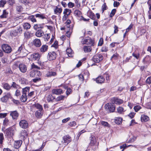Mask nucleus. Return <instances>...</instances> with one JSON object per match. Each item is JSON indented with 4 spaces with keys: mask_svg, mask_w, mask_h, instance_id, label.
I'll return each mask as SVG.
<instances>
[{
    "mask_svg": "<svg viewBox=\"0 0 151 151\" xmlns=\"http://www.w3.org/2000/svg\"><path fill=\"white\" fill-rule=\"evenodd\" d=\"M112 102L114 104L120 105L123 103V101L117 98L114 97L112 99Z\"/></svg>",
    "mask_w": 151,
    "mask_h": 151,
    "instance_id": "obj_11",
    "label": "nucleus"
},
{
    "mask_svg": "<svg viewBox=\"0 0 151 151\" xmlns=\"http://www.w3.org/2000/svg\"><path fill=\"white\" fill-rule=\"evenodd\" d=\"M132 55L133 56L135 57L136 59H139L140 56V55L139 53H133Z\"/></svg>",
    "mask_w": 151,
    "mask_h": 151,
    "instance_id": "obj_50",
    "label": "nucleus"
},
{
    "mask_svg": "<svg viewBox=\"0 0 151 151\" xmlns=\"http://www.w3.org/2000/svg\"><path fill=\"white\" fill-rule=\"evenodd\" d=\"M2 85L3 88L6 90H9L12 87V86L7 83H3Z\"/></svg>",
    "mask_w": 151,
    "mask_h": 151,
    "instance_id": "obj_26",
    "label": "nucleus"
},
{
    "mask_svg": "<svg viewBox=\"0 0 151 151\" xmlns=\"http://www.w3.org/2000/svg\"><path fill=\"white\" fill-rule=\"evenodd\" d=\"M107 9V6L105 3L102 6V13L104 12V10L106 9Z\"/></svg>",
    "mask_w": 151,
    "mask_h": 151,
    "instance_id": "obj_54",
    "label": "nucleus"
},
{
    "mask_svg": "<svg viewBox=\"0 0 151 151\" xmlns=\"http://www.w3.org/2000/svg\"><path fill=\"white\" fill-rule=\"evenodd\" d=\"M8 13L6 12L5 10L3 11L2 14L0 16V18L1 19H4L6 18L7 17Z\"/></svg>",
    "mask_w": 151,
    "mask_h": 151,
    "instance_id": "obj_37",
    "label": "nucleus"
},
{
    "mask_svg": "<svg viewBox=\"0 0 151 151\" xmlns=\"http://www.w3.org/2000/svg\"><path fill=\"white\" fill-rule=\"evenodd\" d=\"M101 124L104 126L109 127H110L109 124L107 122L104 121H101L100 122Z\"/></svg>",
    "mask_w": 151,
    "mask_h": 151,
    "instance_id": "obj_45",
    "label": "nucleus"
},
{
    "mask_svg": "<svg viewBox=\"0 0 151 151\" xmlns=\"http://www.w3.org/2000/svg\"><path fill=\"white\" fill-rule=\"evenodd\" d=\"M141 108V106L139 105H137L134 107V109L136 112L138 111Z\"/></svg>",
    "mask_w": 151,
    "mask_h": 151,
    "instance_id": "obj_48",
    "label": "nucleus"
},
{
    "mask_svg": "<svg viewBox=\"0 0 151 151\" xmlns=\"http://www.w3.org/2000/svg\"><path fill=\"white\" fill-rule=\"evenodd\" d=\"M34 106L38 110L43 111L42 106L38 103L35 104Z\"/></svg>",
    "mask_w": 151,
    "mask_h": 151,
    "instance_id": "obj_33",
    "label": "nucleus"
},
{
    "mask_svg": "<svg viewBox=\"0 0 151 151\" xmlns=\"http://www.w3.org/2000/svg\"><path fill=\"white\" fill-rule=\"evenodd\" d=\"M62 9L61 8L56 6L54 9V13L55 14H60L62 12Z\"/></svg>",
    "mask_w": 151,
    "mask_h": 151,
    "instance_id": "obj_24",
    "label": "nucleus"
},
{
    "mask_svg": "<svg viewBox=\"0 0 151 151\" xmlns=\"http://www.w3.org/2000/svg\"><path fill=\"white\" fill-rule=\"evenodd\" d=\"M21 141H15L14 145V147L16 148H19L21 146Z\"/></svg>",
    "mask_w": 151,
    "mask_h": 151,
    "instance_id": "obj_38",
    "label": "nucleus"
},
{
    "mask_svg": "<svg viewBox=\"0 0 151 151\" xmlns=\"http://www.w3.org/2000/svg\"><path fill=\"white\" fill-rule=\"evenodd\" d=\"M105 110L108 112H113L115 110V106L111 103H107L105 106Z\"/></svg>",
    "mask_w": 151,
    "mask_h": 151,
    "instance_id": "obj_2",
    "label": "nucleus"
},
{
    "mask_svg": "<svg viewBox=\"0 0 151 151\" xmlns=\"http://www.w3.org/2000/svg\"><path fill=\"white\" fill-rule=\"evenodd\" d=\"M64 96L61 95L58 97L56 99V100L57 101H60L63 100L64 99Z\"/></svg>",
    "mask_w": 151,
    "mask_h": 151,
    "instance_id": "obj_59",
    "label": "nucleus"
},
{
    "mask_svg": "<svg viewBox=\"0 0 151 151\" xmlns=\"http://www.w3.org/2000/svg\"><path fill=\"white\" fill-rule=\"evenodd\" d=\"M118 56H119L118 54L117 53H115L114 54L112 55V57L111 58L114 59V60L116 59L117 58Z\"/></svg>",
    "mask_w": 151,
    "mask_h": 151,
    "instance_id": "obj_63",
    "label": "nucleus"
},
{
    "mask_svg": "<svg viewBox=\"0 0 151 151\" xmlns=\"http://www.w3.org/2000/svg\"><path fill=\"white\" fill-rule=\"evenodd\" d=\"M27 50L25 49L24 45H22L19 48L17 52V53H21L22 52L24 54V55H27Z\"/></svg>",
    "mask_w": 151,
    "mask_h": 151,
    "instance_id": "obj_10",
    "label": "nucleus"
},
{
    "mask_svg": "<svg viewBox=\"0 0 151 151\" xmlns=\"http://www.w3.org/2000/svg\"><path fill=\"white\" fill-rule=\"evenodd\" d=\"M44 34V32L41 29L37 30L35 33V35L38 37H40L42 36Z\"/></svg>",
    "mask_w": 151,
    "mask_h": 151,
    "instance_id": "obj_23",
    "label": "nucleus"
},
{
    "mask_svg": "<svg viewBox=\"0 0 151 151\" xmlns=\"http://www.w3.org/2000/svg\"><path fill=\"white\" fill-rule=\"evenodd\" d=\"M58 42L57 41H55L51 46L52 47H53L55 49H57L58 48Z\"/></svg>",
    "mask_w": 151,
    "mask_h": 151,
    "instance_id": "obj_56",
    "label": "nucleus"
},
{
    "mask_svg": "<svg viewBox=\"0 0 151 151\" xmlns=\"http://www.w3.org/2000/svg\"><path fill=\"white\" fill-rule=\"evenodd\" d=\"M105 80L104 78L102 76H98L96 79V82L98 83H104Z\"/></svg>",
    "mask_w": 151,
    "mask_h": 151,
    "instance_id": "obj_17",
    "label": "nucleus"
},
{
    "mask_svg": "<svg viewBox=\"0 0 151 151\" xmlns=\"http://www.w3.org/2000/svg\"><path fill=\"white\" fill-rule=\"evenodd\" d=\"M44 24H35L33 26L34 29L36 30L39 29H42L44 28Z\"/></svg>",
    "mask_w": 151,
    "mask_h": 151,
    "instance_id": "obj_21",
    "label": "nucleus"
},
{
    "mask_svg": "<svg viewBox=\"0 0 151 151\" xmlns=\"http://www.w3.org/2000/svg\"><path fill=\"white\" fill-rule=\"evenodd\" d=\"M40 55L38 53H35L32 54L31 55V58L33 60H38L40 57Z\"/></svg>",
    "mask_w": 151,
    "mask_h": 151,
    "instance_id": "obj_15",
    "label": "nucleus"
},
{
    "mask_svg": "<svg viewBox=\"0 0 151 151\" xmlns=\"http://www.w3.org/2000/svg\"><path fill=\"white\" fill-rule=\"evenodd\" d=\"M19 68L20 71L23 73L26 72L27 70L26 66L24 64H21L19 65Z\"/></svg>",
    "mask_w": 151,
    "mask_h": 151,
    "instance_id": "obj_14",
    "label": "nucleus"
},
{
    "mask_svg": "<svg viewBox=\"0 0 151 151\" xmlns=\"http://www.w3.org/2000/svg\"><path fill=\"white\" fill-rule=\"evenodd\" d=\"M50 34H46L44 35L43 38L45 41H48L50 39Z\"/></svg>",
    "mask_w": 151,
    "mask_h": 151,
    "instance_id": "obj_44",
    "label": "nucleus"
},
{
    "mask_svg": "<svg viewBox=\"0 0 151 151\" xmlns=\"http://www.w3.org/2000/svg\"><path fill=\"white\" fill-rule=\"evenodd\" d=\"M141 119L142 122H144L148 121L149 119V118L148 116L145 115H142L141 117Z\"/></svg>",
    "mask_w": 151,
    "mask_h": 151,
    "instance_id": "obj_27",
    "label": "nucleus"
},
{
    "mask_svg": "<svg viewBox=\"0 0 151 151\" xmlns=\"http://www.w3.org/2000/svg\"><path fill=\"white\" fill-rule=\"evenodd\" d=\"M35 16L36 18H38L39 19H47V16L45 15L44 14L40 13L37 14L35 15Z\"/></svg>",
    "mask_w": 151,
    "mask_h": 151,
    "instance_id": "obj_18",
    "label": "nucleus"
},
{
    "mask_svg": "<svg viewBox=\"0 0 151 151\" xmlns=\"http://www.w3.org/2000/svg\"><path fill=\"white\" fill-rule=\"evenodd\" d=\"M83 49L84 51L85 52H90L92 50L91 47L89 46H84Z\"/></svg>",
    "mask_w": 151,
    "mask_h": 151,
    "instance_id": "obj_32",
    "label": "nucleus"
},
{
    "mask_svg": "<svg viewBox=\"0 0 151 151\" xmlns=\"http://www.w3.org/2000/svg\"><path fill=\"white\" fill-rule=\"evenodd\" d=\"M35 15H32L29 16L28 19L33 22H37V20L35 18Z\"/></svg>",
    "mask_w": 151,
    "mask_h": 151,
    "instance_id": "obj_41",
    "label": "nucleus"
},
{
    "mask_svg": "<svg viewBox=\"0 0 151 151\" xmlns=\"http://www.w3.org/2000/svg\"><path fill=\"white\" fill-rule=\"evenodd\" d=\"M135 113L133 112H131L128 115V116L130 117L131 119L133 118L135 115Z\"/></svg>",
    "mask_w": 151,
    "mask_h": 151,
    "instance_id": "obj_61",
    "label": "nucleus"
},
{
    "mask_svg": "<svg viewBox=\"0 0 151 151\" xmlns=\"http://www.w3.org/2000/svg\"><path fill=\"white\" fill-rule=\"evenodd\" d=\"M56 53L54 52H49L47 55L48 59L50 60H55L56 58Z\"/></svg>",
    "mask_w": 151,
    "mask_h": 151,
    "instance_id": "obj_9",
    "label": "nucleus"
},
{
    "mask_svg": "<svg viewBox=\"0 0 151 151\" xmlns=\"http://www.w3.org/2000/svg\"><path fill=\"white\" fill-rule=\"evenodd\" d=\"M24 38L26 39H28L32 36V34L30 32L26 31L24 32Z\"/></svg>",
    "mask_w": 151,
    "mask_h": 151,
    "instance_id": "obj_25",
    "label": "nucleus"
},
{
    "mask_svg": "<svg viewBox=\"0 0 151 151\" xmlns=\"http://www.w3.org/2000/svg\"><path fill=\"white\" fill-rule=\"evenodd\" d=\"M27 99V97L26 94L22 93V95L21 97V100L23 102H26Z\"/></svg>",
    "mask_w": 151,
    "mask_h": 151,
    "instance_id": "obj_36",
    "label": "nucleus"
},
{
    "mask_svg": "<svg viewBox=\"0 0 151 151\" xmlns=\"http://www.w3.org/2000/svg\"><path fill=\"white\" fill-rule=\"evenodd\" d=\"M143 63H149L151 62V57L149 55H147L143 60Z\"/></svg>",
    "mask_w": 151,
    "mask_h": 151,
    "instance_id": "obj_19",
    "label": "nucleus"
},
{
    "mask_svg": "<svg viewBox=\"0 0 151 151\" xmlns=\"http://www.w3.org/2000/svg\"><path fill=\"white\" fill-rule=\"evenodd\" d=\"M17 32L16 30H14L11 32V34L14 36H16L17 34Z\"/></svg>",
    "mask_w": 151,
    "mask_h": 151,
    "instance_id": "obj_55",
    "label": "nucleus"
},
{
    "mask_svg": "<svg viewBox=\"0 0 151 151\" xmlns=\"http://www.w3.org/2000/svg\"><path fill=\"white\" fill-rule=\"evenodd\" d=\"M63 138L64 141L63 143H64L68 144L71 141V137L68 135H66L64 136Z\"/></svg>",
    "mask_w": 151,
    "mask_h": 151,
    "instance_id": "obj_13",
    "label": "nucleus"
},
{
    "mask_svg": "<svg viewBox=\"0 0 151 151\" xmlns=\"http://www.w3.org/2000/svg\"><path fill=\"white\" fill-rule=\"evenodd\" d=\"M43 113V111L37 110L35 112V115L38 118H40L42 117Z\"/></svg>",
    "mask_w": 151,
    "mask_h": 151,
    "instance_id": "obj_20",
    "label": "nucleus"
},
{
    "mask_svg": "<svg viewBox=\"0 0 151 151\" xmlns=\"http://www.w3.org/2000/svg\"><path fill=\"white\" fill-rule=\"evenodd\" d=\"M71 12V10L68 9H64L63 12V14H64L69 15Z\"/></svg>",
    "mask_w": 151,
    "mask_h": 151,
    "instance_id": "obj_43",
    "label": "nucleus"
},
{
    "mask_svg": "<svg viewBox=\"0 0 151 151\" xmlns=\"http://www.w3.org/2000/svg\"><path fill=\"white\" fill-rule=\"evenodd\" d=\"M81 42L83 44H86L87 45H93V41L89 37H87L85 39L82 40Z\"/></svg>",
    "mask_w": 151,
    "mask_h": 151,
    "instance_id": "obj_6",
    "label": "nucleus"
},
{
    "mask_svg": "<svg viewBox=\"0 0 151 151\" xmlns=\"http://www.w3.org/2000/svg\"><path fill=\"white\" fill-rule=\"evenodd\" d=\"M116 11V9H113L111 11L110 14V16L111 17H112L115 14Z\"/></svg>",
    "mask_w": 151,
    "mask_h": 151,
    "instance_id": "obj_60",
    "label": "nucleus"
},
{
    "mask_svg": "<svg viewBox=\"0 0 151 151\" xmlns=\"http://www.w3.org/2000/svg\"><path fill=\"white\" fill-rule=\"evenodd\" d=\"M89 138L90 140L89 143V146L93 150H97L98 148L99 143L96 141L95 137L93 135H91Z\"/></svg>",
    "mask_w": 151,
    "mask_h": 151,
    "instance_id": "obj_1",
    "label": "nucleus"
},
{
    "mask_svg": "<svg viewBox=\"0 0 151 151\" xmlns=\"http://www.w3.org/2000/svg\"><path fill=\"white\" fill-rule=\"evenodd\" d=\"M48 49V46L46 45H42L40 49L41 52H44L46 51Z\"/></svg>",
    "mask_w": 151,
    "mask_h": 151,
    "instance_id": "obj_30",
    "label": "nucleus"
},
{
    "mask_svg": "<svg viewBox=\"0 0 151 151\" xmlns=\"http://www.w3.org/2000/svg\"><path fill=\"white\" fill-rule=\"evenodd\" d=\"M103 59V57L101 54H98L94 56L93 58V61L96 63H99Z\"/></svg>",
    "mask_w": 151,
    "mask_h": 151,
    "instance_id": "obj_5",
    "label": "nucleus"
},
{
    "mask_svg": "<svg viewBox=\"0 0 151 151\" xmlns=\"http://www.w3.org/2000/svg\"><path fill=\"white\" fill-rule=\"evenodd\" d=\"M146 32V30L144 28L142 29H141L140 33V35L142 36L144 35L145 33Z\"/></svg>",
    "mask_w": 151,
    "mask_h": 151,
    "instance_id": "obj_57",
    "label": "nucleus"
},
{
    "mask_svg": "<svg viewBox=\"0 0 151 151\" xmlns=\"http://www.w3.org/2000/svg\"><path fill=\"white\" fill-rule=\"evenodd\" d=\"M52 92L54 94L59 95L62 93L63 90L61 89H54L52 90Z\"/></svg>",
    "mask_w": 151,
    "mask_h": 151,
    "instance_id": "obj_22",
    "label": "nucleus"
},
{
    "mask_svg": "<svg viewBox=\"0 0 151 151\" xmlns=\"http://www.w3.org/2000/svg\"><path fill=\"white\" fill-rule=\"evenodd\" d=\"M17 10L19 12H20L22 9V7L21 6H17L16 7Z\"/></svg>",
    "mask_w": 151,
    "mask_h": 151,
    "instance_id": "obj_62",
    "label": "nucleus"
},
{
    "mask_svg": "<svg viewBox=\"0 0 151 151\" xmlns=\"http://www.w3.org/2000/svg\"><path fill=\"white\" fill-rule=\"evenodd\" d=\"M4 140V138L3 133L0 134V144L2 145L3 144V140Z\"/></svg>",
    "mask_w": 151,
    "mask_h": 151,
    "instance_id": "obj_46",
    "label": "nucleus"
},
{
    "mask_svg": "<svg viewBox=\"0 0 151 151\" xmlns=\"http://www.w3.org/2000/svg\"><path fill=\"white\" fill-rule=\"evenodd\" d=\"M30 88L29 87H26L22 89V93L27 95L29 91Z\"/></svg>",
    "mask_w": 151,
    "mask_h": 151,
    "instance_id": "obj_34",
    "label": "nucleus"
},
{
    "mask_svg": "<svg viewBox=\"0 0 151 151\" xmlns=\"http://www.w3.org/2000/svg\"><path fill=\"white\" fill-rule=\"evenodd\" d=\"M147 4L149 7V11H148V13L149 14L148 17L149 19H151V1L149 0L147 2Z\"/></svg>",
    "mask_w": 151,
    "mask_h": 151,
    "instance_id": "obj_28",
    "label": "nucleus"
},
{
    "mask_svg": "<svg viewBox=\"0 0 151 151\" xmlns=\"http://www.w3.org/2000/svg\"><path fill=\"white\" fill-rule=\"evenodd\" d=\"M6 3V0H1L0 1V6L3 7Z\"/></svg>",
    "mask_w": 151,
    "mask_h": 151,
    "instance_id": "obj_47",
    "label": "nucleus"
},
{
    "mask_svg": "<svg viewBox=\"0 0 151 151\" xmlns=\"http://www.w3.org/2000/svg\"><path fill=\"white\" fill-rule=\"evenodd\" d=\"M8 119L5 118L3 122V124L4 126H6L8 124Z\"/></svg>",
    "mask_w": 151,
    "mask_h": 151,
    "instance_id": "obj_58",
    "label": "nucleus"
},
{
    "mask_svg": "<svg viewBox=\"0 0 151 151\" xmlns=\"http://www.w3.org/2000/svg\"><path fill=\"white\" fill-rule=\"evenodd\" d=\"M10 115L13 119H17L19 116V114L16 111L10 112Z\"/></svg>",
    "mask_w": 151,
    "mask_h": 151,
    "instance_id": "obj_16",
    "label": "nucleus"
},
{
    "mask_svg": "<svg viewBox=\"0 0 151 151\" xmlns=\"http://www.w3.org/2000/svg\"><path fill=\"white\" fill-rule=\"evenodd\" d=\"M23 27L24 29H29L31 27V25L28 23H25L23 24Z\"/></svg>",
    "mask_w": 151,
    "mask_h": 151,
    "instance_id": "obj_42",
    "label": "nucleus"
},
{
    "mask_svg": "<svg viewBox=\"0 0 151 151\" xmlns=\"http://www.w3.org/2000/svg\"><path fill=\"white\" fill-rule=\"evenodd\" d=\"M19 125L21 128L25 129L27 128L28 123V122L26 120L22 119L19 122Z\"/></svg>",
    "mask_w": 151,
    "mask_h": 151,
    "instance_id": "obj_7",
    "label": "nucleus"
},
{
    "mask_svg": "<svg viewBox=\"0 0 151 151\" xmlns=\"http://www.w3.org/2000/svg\"><path fill=\"white\" fill-rule=\"evenodd\" d=\"M74 14L75 15L79 17L81 15V13L79 10H76L74 11Z\"/></svg>",
    "mask_w": 151,
    "mask_h": 151,
    "instance_id": "obj_49",
    "label": "nucleus"
},
{
    "mask_svg": "<svg viewBox=\"0 0 151 151\" xmlns=\"http://www.w3.org/2000/svg\"><path fill=\"white\" fill-rule=\"evenodd\" d=\"M67 54L69 57H72L73 55V52L71 48H67L66 50Z\"/></svg>",
    "mask_w": 151,
    "mask_h": 151,
    "instance_id": "obj_29",
    "label": "nucleus"
},
{
    "mask_svg": "<svg viewBox=\"0 0 151 151\" xmlns=\"http://www.w3.org/2000/svg\"><path fill=\"white\" fill-rule=\"evenodd\" d=\"M55 99V98L51 95H48L47 97V100L49 102L52 101L54 99Z\"/></svg>",
    "mask_w": 151,
    "mask_h": 151,
    "instance_id": "obj_40",
    "label": "nucleus"
},
{
    "mask_svg": "<svg viewBox=\"0 0 151 151\" xmlns=\"http://www.w3.org/2000/svg\"><path fill=\"white\" fill-rule=\"evenodd\" d=\"M34 91H31L28 94V98H30L32 97L34 95Z\"/></svg>",
    "mask_w": 151,
    "mask_h": 151,
    "instance_id": "obj_64",
    "label": "nucleus"
},
{
    "mask_svg": "<svg viewBox=\"0 0 151 151\" xmlns=\"http://www.w3.org/2000/svg\"><path fill=\"white\" fill-rule=\"evenodd\" d=\"M41 75V72L37 70H32L30 72V76L31 77H34L40 76Z\"/></svg>",
    "mask_w": 151,
    "mask_h": 151,
    "instance_id": "obj_8",
    "label": "nucleus"
},
{
    "mask_svg": "<svg viewBox=\"0 0 151 151\" xmlns=\"http://www.w3.org/2000/svg\"><path fill=\"white\" fill-rule=\"evenodd\" d=\"M115 122L117 124H121L122 122V119L121 117H116L115 119Z\"/></svg>",
    "mask_w": 151,
    "mask_h": 151,
    "instance_id": "obj_35",
    "label": "nucleus"
},
{
    "mask_svg": "<svg viewBox=\"0 0 151 151\" xmlns=\"http://www.w3.org/2000/svg\"><path fill=\"white\" fill-rule=\"evenodd\" d=\"M117 110L118 112L120 113H121L122 112H124L123 108L121 107H119L118 108Z\"/></svg>",
    "mask_w": 151,
    "mask_h": 151,
    "instance_id": "obj_52",
    "label": "nucleus"
},
{
    "mask_svg": "<svg viewBox=\"0 0 151 151\" xmlns=\"http://www.w3.org/2000/svg\"><path fill=\"white\" fill-rule=\"evenodd\" d=\"M20 136L25 137L27 135V132L25 130H22L20 133Z\"/></svg>",
    "mask_w": 151,
    "mask_h": 151,
    "instance_id": "obj_39",
    "label": "nucleus"
},
{
    "mask_svg": "<svg viewBox=\"0 0 151 151\" xmlns=\"http://www.w3.org/2000/svg\"><path fill=\"white\" fill-rule=\"evenodd\" d=\"M8 100L7 97L5 96H4L1 99V101L3 102H5Z\"/></svg>",
    "mask_w": 151,
    "mask_h": 151,
    "instance_id": "obj_51",
    "label": "nucleus"
},
{
    "mask_svg": "<svg viewBox=\"0 0 151 151\" xmlns=\"http://www.w3.org/2000/svg\"><path fill=\"white\" fill-rule=\"evenodd\" d=\"M56 73L55 72L52 71H49L46 74V76L47 77H50L51 76H55L56 75Z\"/></svg>",
    "mask_w": 151,
    "mask_h": 151,
    "instance_id": "obj_31",
    "label": "nucleus"
},
{
    "mask_svg": "<svg viewBox=\"0 0 151 151\" xmlns=\"http://www.w3.org/2000/svg\"><path fill=\"white\" fill-rule=\"evenodd\" d=\"M4 133L5 136L7 138H10L14 135V130L11 127L8 128L5 130Z\"/></svg>",
    "mask_w": 151,
    "mask_h": 151,
    "instance_id": "obj_3",
    "label": "nucleus"
},
{
    "mask_svg": "<svg viewBox=\"0 0 151 151\" xmlns=\"http://www.w3.org/2000/svg\"><path fill=\"white\" fill-rule=\"evenodd\" d=\"M32 44L36 47H39L41 45V42L40 40L35 39L33 40Z\"/></svg>",
    "mask_w": 151,
    "mask_h": 151,
    "instance_id": "obj_12",
    "label": "nucleus"
},
{
    "mask_svg": "<svg viewBox=\"0 0 151 151\" xmlns=\"http://www.w3.org/2000/svg\"><path fill=\"white\" fill-rule=\"evenodd\" d=\"M146 83L148 84L151 83V76L148 77L146 81Z\"/></svg>",
    "mask_w": 151,
    "mask_h": 151,
    "instance_id": "obj_53",
    "label": "nucleus"
},
{
    "mask_svg": "<svg viewBox=\"0 0 151 151\" xmlns=\"http://www.w3.org/2000/svg\"><path fill=\"white\" fill-rule=\"evenodd\" d=\"M1 48L3 51L7 53H9L12 51V47L8 44H3L1 45Z\"/></svg>",
    "mask_w": 151,
    "mask_h": 151,
    "instance_id": "obj_4",
    "label": "nucleus"
}]
</instances>
